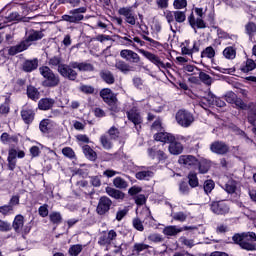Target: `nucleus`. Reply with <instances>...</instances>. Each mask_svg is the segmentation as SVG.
I'll return each mask as SVG.
<instances>
[{"instance_id": "obj_1", "label": "nucleus", "mask_w": 256, "mask_h": 256, "mask_svg": "<svg viewBox=\"0 0 256 256\" xmlns=\"http://www.w3.org/2000/svg\"><path fill=\"white\" fill-rule=\"evenodd\" d=\"M43 37H45V34L41 30H27L24 40H22L17 45L8 48V55H10V57H14V55H17L18 53H23V51H27V49L31 47V43L35 41H41Z\"/></svg>"}, {"instance_id": "obj_2", "label": "nucleus", "mask_w": 256, "mask_h": 256, "mask_svg": "<svg viewBox=\"0 0 256 256\" xmlns=\"http://www.w3.org/2000/svg\"><path fill=\"white\" fill-rule=\"evenodd\" d=\"M39 73L44 78L42 82V87H47L48 89H54V87H59L61 85V77L59 74L53 72L49 66H41L39 68Z\"/></svg>"}, {"instance_id": "obj_3", "label": "nucleus", "mask_w": 256, "mask_h": 256, "mask_svg": "<svg viewBox=\"0 0 256 256\" xmlns=\"http://www.w3.org/2000/svg\"><path fill=\"white\" fill-rule=\"evenodd\" d=\"M194 13H196L197 18H195ZM194 13L191 12L188 16V23L190 27L195 31V33H197V29H207V24L205 23V20H203V16L205 15L203 8H194Z\"/></svg>"}, {"instance_id": "obj_4", "label": "nucleus", "mask_w": 256, "mask_h": 256, "mask_svg": "<svg viewBox=\"0 0 256 256\" xmlns=\"http://www.w3.org/2000/svg\"><path fill=\"white\" fill-rule=\"evenodd\" d=\"M84 13H87V7L75 8L69 10L68 14L62 15L61 20L66 23L78 25V23H81V21L85 19V16L83 15Z\"/></svg>"}, {"instance_id": "obj_5", "label": "nucleus", "mask_w": 256, "mask_h": 256, "mask_svg": "<svg viewBox=\"0 0 256 256\" xmlns=\"http://www.w3.org/2000/svg\"><path fill=\"white\" fill-rule=\"evenodd\" d=\"M176 123L180 125V127H183L184 129H187V127H191L193 123L195 122V116L193 113H191L189 110L180 109L176 112L175 115Z\"/></svg>"}, {"instance_id": "obj_6", "label": "nucleus", "mask_w": 256, "mask_h": 256, "mask_svg": "<svg viewBox=\"0 0 256 256\" xmlns=\"http://www.w3.org/2000/svg\"><path fill=\"white\" fill-rule=\"evenodd\" d=\"M75 69H77V67H75V61H71L69 64L61 65L57 71L64 79H68V81H77L79 73H77Z\"/></svg>"}, {"instance_id": "obj_7", "label": "nucleus", "mask_w": 256, "mask_h": 256, "mask_svg": "<svg viewBox=\"0 0 256 256\" xmlns=\"http://www.w3.org/2000/svg\"><path fill=\"white\" fill-rule=\"evenodd\" d=\"M165 19L170 26V29L175 33L173 29V23H185L187 21V14L185 11L175 10V11H166Z\"/></svg>"}, {"instance_id": "obj_8", "label": "nucleus", "mask_w": 256, "mask_h": 256, "mask_svg": "<svg viewBox=\"0 0 256 256\" xmlns=\"http://www.w3.org/2000/svg\"><path fill=\"white\" fill-rule=\"evenodd\" d=\"M126 117L139 133L142 129L141 125H143V116L141 115V110H139L137 106H134L130 110L126 111Z\"/></svg>"}, {"instance_id": "obj_9", "label": "nucleus", "mask_w": 256, "mask_h": 256, "mask_svg": "<svg viewBox=\"0 0 256 256\" xmlns=\"http://www.w3.org/2000/svg\"><path fill=\"white\" fill-rule=\"evenodd\" d=\"M111 207H113V200L107 196H101L98 199V204L96 206V213L100 215V217H105V215H109L111 211Z\"/></svg>"}, {"instance_id": "obj_10", "label": "nucleus", "mask_w": 256, "mask_h": 256, "mask_svg": "<svg viewBox=\"0 0 256 256\" xmlns=\"http://www.w3.org/2000/svg\"><path fill=\"white\" fill-rule=\"evenodd\" d=\"M138 52L143 55L150 63H153V65H156L158 69H169L171 68V63L167 62L166 64L161 60V58L158 55H155L145 49H139Z\"/></svg>"}, {"instance_id": "obj_11", "label": "nucleus", "mask_w": 256, "mask_h": 256, "mask_svg": "<svg viewBox=\"0 0 256 256\" xmlns=\"http://www.w3.org/2000/svg\"><path fill=\"white\" fill-rule=\"evenodd\" d=\"M25 217L21 214H18L14 217L12 222V229H14L15 233H22V235H28L31 232V226H25ZM24 227V228H23Z\"/></svg>"}, {"instance_id": "obj_12", "label": "nucleus", "mask_w": 256, "mask_h": 256, "mask_svg": "<svg viewBox=\"0 0 256 256\" xmlns=\"http://www.w3.org/2000/svg\"><path fill=\"white\" fill-rule=\"evenodd\" d=\"M232 241L235 245H239L244 251H256V245L245 241V232L236 233L232 236Z\"/></svg>"}, {"instance_id": "obj_13", "label": "nucleus", "mask_w": 256, "mask_h": 256, "mask_svg": "<svg viewBox=\"0 0 256 256\" xmlns=\"http://www.w3.org/2000/svg\"><path fill=\"white\" fill-rule=\"evenodd\" d=\"M210 209L215 215H227L231 208L225 200L213 201L210 204Z\"/></svg>"}, {"instance_id": "obj_14", "label": "nucleus", "mask_w": 256, "mask_h": 256, "mask_svg": "<svg viewBox=\"0 0 256 256\" xmlns=\"http://www.w3.org/2000/svg\"><path fill=\"white\" fill-rule=\"evenodd\" d=\"M193 229H195L194 226L179 227L177 225H170V226L164 227V229L162 230V233L166 237H177L179 233H183V231H193Z\"/></svg>"}, {"instance_id": "obj_15", "label": "nucleus", "mask_w": 256, "mask_h": 256, "mask_svg": "<svg viewBox=\"0 0 256 256\" xmlns=\"http://www.w3.org/2000/svg\"><path fill=\"white\" fill-rule=\"evenodd\" d=\"M119 15L125 17L128 25H137V15L133 10V6L122 7L118 10Z\"/></svg>"}, {"instance_id": "obj_16", "label": "nucleus", "mask_w": 256, "mask_h": 256, "mask_svg": "<svg viewBox=\"0 0 256 256\" xmlns=\"http://www.w3.org/2000/svg\"><path fill=\"white\" fill-rule=\"evenodd\" d=\"M178 163L185 169H195L199 164V159L193 155H181L178 159Z\"/></svg>"}, {"instance_id": "obj_17", "label": "nucleus", "mask_w": 256, "mask_h": 256, "mask_svg": "<svg viewBox=\"0 0 256 256\" xmlns=\"http://www.w3.org/2000/svg\"><path fill=\"white\" fill-rule=\"evenodd\" d=\"M229 145L224 141H214L210 144V151L216 155H227L229 153Z\"/></svg>"}, {"instance_id": "obj_18", "label": "nucleus", "mask_w": 256, "mask_h": 256, "mask_svg": "<svg viewBox=\"0 0 256 256\" xmlns=\"http://www.w3.org/2000/svg\"><path fill=\"white\" fill-rule=\"evenodd\" d=\"M120 57L125 61H128V63H134L135 65H139V63H141V56H139V54L133 50H121Z\"/></svg>"}, {"instance_id": "obj_19", "label": "nucleus", "mask_w": 256, "mask_h": 256, "mask_svg": "<svg viewBox=\"0 0 256 256\" xmlns=\"http://www.w3.org/2000/svg\"><path fill=\"white\" fill-rule=\"evenodd\" d=\"M117 239V232L115 230L103 231L102 235L98 239V245L105 247V245H111L113 241Z\"/></svg>"}, {"instance_id": "obj_20", "label": "nucleus", "mask_w": 256, "mask_h": 256, "mask_svg": "<svg viewBox=\"0 0 256 256\" xmlns=\"http://www.w3.org/2000/svg\"><path fill=\"white\" fill-rule=\"evenodd\" d=\"M182 45H183V47L181 48L182 55L193 56V53H199L200 51V45L197 41L193 42L192 47H191L190 40H185V42Z\"/></svg>"}, {"instance_id": "obj_21", "label": "nucleus", "mask_w": 256, "mask_h": 256, "mask_svg": "<svg viewBox=\"0 0 256 256\" xmlns=\"http://www.w3.org/2000/svg\"><path fill=\"white\" fill-rule=\"evenodd\" d=\"M21 119L25 125H31L35 121V110L31 107H23L20 111Z\"/></svg>"}, {"instance_id": "obj_22", "label": "nucleus", "mask_w": 256, "mask_h": 256, "mask_svg": "<svg viewBox=\"0 0 256 256\" xmlns=\"http://www.w3.org/2000/svg\"><path fill=\"white\" fill-rule=\"evenodd\" d=\"M0 141L3 145H10V147H17L19 145V136L10 135L7 132H3L0 136Z\"/></svg>"}, {"instance_id": "obj_23", "label": "nucleus", "mask_w": 256, "mask_h": 256, "mask_svg": "<svg viewBox=\"0 0 256 256\" xmlns=\"http://www.w3.org/2000/svg\"><path fill=\"white\" fill-rule=\"evenodd\" d=\"M105 103L108 106V111H110V115H112V117H115L117 113H121V106L119 105V99L117 97L112 98Z\"/></svg>"}, {"instance_id": "obj_24", "label": "nucleus", "mask_w": 256, "mask_h": 256, "mask_svg": "<svg viewBox=\"0 0 256 256\" xmlns=\"http://www.w3.org/2000/svg\"><path fill=\"white\" fill-rule=\"evenodd\" d=\"M39 67V59L34 58L31 60H25L22 64V71L24 73H33Z\"/></svg>"}, {"instance_id": "obj_25", "label": "nucleus", "mask_w": 256, "mask_h": 256, "mask_svg": "<svg viewBox=\"0 0 256 256\" xmlns=\"http://www.w3.org/2000/svg\"><path fill=\"white\" fill-rule=\"evenodd\" d=\"M99 77L100 79H102V81H104V83H106L107 85H113L115 84V75L113 74V72H111L108 69H104L101 70L99 72Z\"/></svg>"}, {"instance_id": "obj_26", "label": "nucleus", "mask_w": 256, "mask_h": 256, "mask_svg": "<svg viewBox=\"0 0 256 256\" xmlns=\"http://www.w3.org/2000/svg\"><path fill=\"white\" fill-rule=\"evenodd\" d=\"M154 140L159 141L160 143H170L171 141H175V136L171 133L167 132H158L154 134Z\"/></svg>"}, {"instance_id": "obj_27", "label": "nucleus", "mask_w": 256, "mask_h": 256, "mask_svg": "<svg viewBox=\"0 0 256 256\" xmlns=\"http://www.w3.org/2000/svg\"><path fill=\"white\" fill-rule=\"evenodd\" d=\"M185 147L181 142H177L176 140H173L169 143L168 151L171 153V155H181L183 153Z\"/></svg>"}, {"instance_id": "obj_28", "label": "nucleus", "mask_w": 256, "mask_h": 256, "mask_svg": "<svg viewBox=\"0 0 256 256\" xmlns=\"http://www.w3.org/2000/svg\"><path fill=\"white\" fill-rule=\"evenodd\" d=\"M55 105V99L53 98H41L38 101V109L40 111H49V109H53Z\"/></svg>"}, {"instance_id": "obj_29", "label": "nucleus", "mask_w": 256, "mask_h": 256, "mask_svg": "<svg viewBox=\"0 0 256 256\" xmlns=\"http://www.w3.org/2000/svg\"><path fill=\"white\" fill-rule=\"evenodd\" d=\"M105 192L107 193V195H109V197H112V199H116L117 201H123L125 199V193L113 187L107 186L105 188Z\"/></svg>"}, {"instance_id": "obj_30", "label": "nucleus", "mask_w": 256, "mask_h": 256, "mask_svg": "<svg viewBox=\"0 0 256 256\" xmlns=\"http://www.w3.org/2000/svg\"><path fill=\"white\" fill-rule=\"evenodd\" d=\"M26 95L28 99H31V101H39L41 98V92H39V89L33 85L27 86Z\"/></svg>"}, {"instance_id": "obj_31", "label": "nucleus", "mask_w": 256, "mask_h": 256, "mask_svg": "<svg viewBox=\"0 0 256 256\" xmlns=\"http://www.w3.org/2000/svg\"><path fill=\"white\" fill-rule=\"evenodd\" d=\"M198 173H200L201 175H205L207 173H209V169H211V161L207 160V159H202V160H198Z\"/></svg>"}, {"instance_id": "obj_32", "label": "nucleus", "mask_w": 256, "mask_h": 256, "mask_svg": "<svg viewBox=\"0 0 256 256\" xmlns=\"http://www.w3.org/2000/svg\"><path fill=\"white\" fill-rule=\"evenodd\" d=\"M82 152L85 157L89 159V161H97V152L89 146V144H85L82 146Z\"/></svg>"}, {"instance_id": "obj_33", "label": "nucleus", "mask_w": 256, "mask_h": 256, "mask_svg": "<svg viewBox=\"0 0 256 256\" xmlns=\"http://www.w3.org/2000/svg\"><path fill=\"white\" fill-rule=\"evenodd\" d=\"M100 97L105 103L107 101H110V99L117 98V93H114L111 88H103L102 90H100Z\"/></svg>"}, {"instance_id": "obj_34", "label": "nucleus", "mask_w": 256, "mask_h": 256, "mask_svg": "<svg viewBox=\"0 0 256 256\" xmlns=\"http://www.w3.org/2000/svg\"><path fill=\"white\" fill-rule=\"evenodd\" d=\"M188 185L191 189L199 187V177H197V172L190 171L187 175Z\"/></svg>"}, {"instance_id": "obj_35", "label": "nucleus", "mask_w": 256, "mask_h": 256, "mask_svg": "<svg viewBox=\"0 0 256 256\" xmlns=\"http://www.w3.org/2000/svg\"><path fill=\"white\" fill-rule=\"evenodd\" d=\"M149 245L148 244H145L143 242L141 243H135L132 247V253L131 255L132 256H139L141 255V252L142 251H147V249H149Z\"/></svg>"}, {"instance_id": "obj_36", "label": "nucleus", "mask_w": 256, "mask_h": 256, "mask_svg": "<svg viewBox=\"0 0 256 256\" xmlns=\"http://www.w3.org/2000/svg\"><path fill=\"white\" fill-rule=\"evenodd\" d=\"M113 139H111L107 134H103L100 136V143L106 151H110L113 149Z\"/></svg>"}, {"instance_id": "obj_37", "label": "nucleus", "mask_w": 256, "mask_h": 256, "mask_svg": "<svg viewBox=\"0 0 256 256\" xmlns=\"http://www.w3.org/2000/svg\"><path fill=\"white\" fill-rule=\"evenodd\" d=\"M215 48H213L212 46H208L206 47L202 52H201V59H210L211 61H213L215 59Z\"/></svg>"}, {"instance_id": "obj_38", "label": "nucleus", "mask_w": 256, "mask_h": 256, "mask_svg": "<svg viewBox=\"0 0 256 256\" xmlns=\"http://www.w3.org/2000/svg\"><path fill=\"white\" fill-rule=\"evenodd\" d=\"M222 54L225 57V59L233 61V59L237 57V48L233 46H228L223 50Z\"/></svg>"}, {"instance_id": "obj_39", "label": "nucleus", "mask_w": 256, "mask_h": 256, "mask_svg": "<svg viewBox=\"0 0 256 256\" xmlns=\"http://www.w3.org/2000/svg\"><path fill=\"white\" fill-rule=\"evenodd\" d=\"M13 21H23V16H21L18 12H11L8 16L2 17V22L4 25Z\"/></svg>"}, {"instance_id": "obj_40", "label": "nucleus", "mask_w": 256, "mask_h": 256, "mask_svg": "<svg viewBox=\"0 0 256 256\" xmlns=\"http://www.w3.org/2000/svg\"><path fill=\"white\" fill-rule=\"evenodd\" d=\"M246 34L249 36L250 41H254V37L256 35V24L255 22H248L245 25Z\"/></svg>"}, {"instance_id": "obj_41", "label": "nucleus", "mask_w": 256, "mask_h": 256, "mask_svg": "<svg viewBox=\"0 0 256 256\" xmlns=\"http://www.w3.org/2000/svg\"><path fill=\"white\" fill-rule=\"evenodd\" d=\"M170 217H172L173 221H178L179 223H185L187 221V212L179 211V212H171Z\"/></svg>"}, {"instance_id": "obj_42", "label": "nucleus", "mask_w": 256, "mask_h": 256, "mask_svg": "<svg viewBox=\"0 0 256 256\" xmlns=\"http://www.w3.org/2000/svg\"><path fill=\"white\" fill-rule=\"evenodd\" d=\"M49 219L52 225H61V223H63V216L61 215V212H51L49 214Z\"/></svg>"}, {"instance_id": "obj_43", "label": "nucleus", "mask_w": 256, "mask_h": 256, "mask_svg": "<svg viewBox=\"0 0 256 256\" xmlns=\"http://www.w3.org/2000/svg\"><path fill=\"white\" fill-rule=\"evenodd\" d=\"M11 111V98L6 97L4 103L0 105V115H9Z\"/></svg>"}, {"instance_id": "obj_44", "label": "nucleus", "mask_w": 256, "mask_h": 256, "mask_svg": "<svg viewBox=\"0 0 256 256\" xmlns=\"http://www.w3.org/2000/svg\"><path fill=\"white\" fill-rule=\"evenodd\" d=\"M74 67H76L78 71H95V66L87 62H75Z\"/></svg>"}, {"instance_id": "obj_45", "label": "nucleus", "mask_w": 256, "mask_h": 256, "mask_svg": "<svg viewBox=\"0 0 256 256\" xmlns=\"http://www.w3.org/2000/svg\"><path fill=\"white\" fill-rule=\"evenodd\" d=\"M115 67L118 69V71H121V73H124L125 75L131 71V66L123 60H118L115 63Z\"/></svg>"}, {"instance_id": "obj_46", "label": "nucleus", "mask_w": 256, "mask_h": 256, "mask_svg": "<svg viewBox=\"0 0 256 256\" xmlns=\"http://www.w3.org/2000/svg\"><path fill=\"white\" fill-rule=\"evenodd\" d=\"M154 173L153 171H140L135 174L136 179L139 181H149L151 177H153Z\"/></svg>"}, {"instance_id": "obj_47", "label": "nucleus", "mask_w": 256, "mask_h": 256, "mask_svg": "<svg viewBox=\"0 0 256 256\" xmlns=\"http://www.w3.org/2000/svg\"><path fill=\"white\" fill-rule=\"evenodd\" d=\"M232 105H235V109H238V111H247L249 109V105L243 99L239 98V96L234 100Z\"/></svg>"}, {"instance_id": "obj_48", "label": "nucleus", "mask_w": 256, "mask_h": 256, "mask_svg": "<svg viewBox=\"0 0 256 256\" xmlns=\"http://www.w3.org/2000/svg\"><path fill=\"white\" fill-rule=\"evenodd\" d=\"M39 129L41 133L47 134L49 131H51V120L50 119H43L39 123Z\"/></svg>"}, {"instance_id": "obj_49", "label": "nucleus", "mask_w": 256, "mask_h": 256, "mask_svg": "<svg viewBox=\"0 0 256 256\" xmlns=\"http://www.w3.org/2000/svg\"><path fill=\"white\" fill-rule=\"evenodd\" d=\"M113 185L116 187V189H127V187H129L127 181L121 177L114 178Z\"/></svg>"}, {"instance_id": "obj_50", "label": "nucleus", "mask_w": 256, "mask_h": 256, "mask_svg": "<svg viewBox=\"0 0 256 256\" xmlns=\"http://www.w3.org/2000/svg\"><path fill=\"white\" fill-rule=\"evenodd\" d=\"M48 65L52 68L57 67V69H59V67L65 65V63H63V58H61V56H54L49 59Z\"/></svg>"}, {"instance_id": "obj_51", "label": "nucleus", "mask_w": 256, "mask_h": 256, "mask_svg": "<svg viewBox=\"0 0 256 256\" xmlns=\"http://www.w3.org/2000/svg\"><path fill=\"white\" fill-rule=\"evenodd\" d=\"M13 213H15V208H12L10 204L0 206V214L3 215V217L13 215Z\"/></svg>"}, {"instance_id": "obj_52", "label": "nucleus", "mask_w": 256, "mask_h": 256, "mask_svg": "<svg viewBox=\"0 0 256 256\" xmlns=\"http://www.w3.org/2000/svg\"><path fill=\"white\" fill-rule=\"evenodd\" d=\"M108 137L112 139V141H117L119 136L121 135V132L119 131V128L112 126L108 131H107Z\"/></svg>"}, {"instance_id": "obj_53", "label": "nucleus", "mask_w": 256, "mask_h": 256, "mask_svg": "<svg viewBox=\"0 0 256 256\" xmlns=\"http://www.w3.org/2000/svg\"><path fill=\"white\" fill-rule=\"evenodd\" d=\"M132 226L136 229V231H145V226L143 225V221H141V218L135 217L132 219Z\"/></svg>"}, {"instance_id": "obj_54", "label": "nucleus", "mask_w": 256, "mask_h": 256, "mask_svg": "<svg viewBox=\"0 0 256 256\" xmlns=\"http://www.w3.org/2000/svg\"><path fill=\"white\" fill-rule=\"evenodd\" d=\"M81 251H83V245L75 244L70 246L68 253L70 256H77L79 253H81Z\"/></svg>"}, {"instance_id": "obj_55", "label": "nucleus", "mask_w": 256, "mask_h": 256, "mask_svg": "<svg viewBox=\"0 0 256 256\" xmlns=\"http://www.w3.org/2000/svg\"><path fill=\"white\" fill-rule=\"evenodd\" d=\"M76 141L78 142V145L83 149V144L89 145L91 143V139H89V136L86 134H79L76 136Z\"/></svg>"}, {"instance_id": "obj_56", "label": "nucleus", "mask_w": 256, "mask_h": 256, "mask_svg": "<svg viewBox=\"0 0 256 256\" xmlns=\"http://www.w3.org/2000/svg\"><path fill=\"white\" fill-rule=\"evenodd\" d=\"M190 192H191V188L189 187V183L185 181H181L179 183V193L181 195H189Z\"/></svg>"}, {"instance_id": "obj_57", "label": "nucleus", "mask_w": 256, "mask_h": 256, "mask_svg": "<svg viewBox=\"0 0 256 256\" xmlns=\"http://www.w3.org/2000/svg\"><path fill=\"white\" fill-rule=\"evenodd\" d=\"M215 189V182L213 180H206L203 185V190L206 195Z\"/></svg>"}, {"instance_id": "obj_58", "label": "nucleus", "mask_w": 256, "mask_h": 256, "mask_svg": "<svg viewBox=\"0 0 256 256\" xmlns=\"http://www.w3.org/2000/svg\"><path fill=\"white\" fill-rule=\"evenodd\" d=\"M224 189H225L226 193L233 195V193H235V191H237V184L235 183V181H228L225 184Z\"/></svg>"}, {"instance_id": "obj_59", "label": "nucleus", "mask_w": 256, "mask_h": 256, "mask_svg": "<svg viewBox=\"0 0 256 256\" xmlns=\"http://www.w3.org/2000/svg\"><path fill=\"white\" fill-rule=\"evenodd\" d=\"M255 67H256L255 61H253V59H248L246 61V65L241 68V71L243 73H249V71H253Z\"/></svg>"}, {"instance_id": "obj_60", "label": "nucleus", "mask_w": 256, "mask_h": 256, "mask_svg": "<svg viewBox=\"0 0 256 256\" xmlns=\"http://www.w3.org/2000/svg\"><path fill=\"white\" fill-rule=\"evenodd\" d=\"M62 154L64 157H67V159H75L76 157L75 150L69 146L62 148Z\"/></svg>"}, {"instance_id": "obj_61", "label": "nucleus", "mask_w": 256, "mask_h": 256, "mask_svg": "<svg viewBox=\"0 0 256 256\" xmlns=\"http://www.w3.org/2000/svg\"><path fill=\"white\" fill-rule=\"evenodd\" d=\"M199 79L202 83H204V85H211V83H213V78L205 72L199 73Z\"/></svg>"}, {"instance_id": "obj_62", "label": "nucleus", "mask_w": 256, "mask_h": 256, "mask_svg": "<svg viewBox=\"0 0 256 256\" xmlns=\"http://www.w3.org/2000/svg\"><path fill=\"white\" fill-rule=\"evenodd\" d=\"M148 241H151V243H163L164 238L161 234L153 233L148 236Z\"/></svg>"}, {"instance_id": "obj_63", "label": "nucleus", "mask_w": 256, "mask_h": 256, "mask_svg": "<svg viewBox=\"0 0 256 256\" xmlns=\"http://www.w3.org/2000/svg\"><path fill=\"white\" fill-rule=\"evenodd\" d=\"M244 241L247 243H256V233L255 232H244Z\"/></svg>"}, {"instance_id": "obj_64", "label": "nucleus", "mask_w": 256, "mask_h": 256, "mask_svg": "<svg viewBox=\"0 0 256 256\" xmlns=\"http://www.w3.org/2000/svg\"><path fill=\"white\" fill-rule=\"evenodd\" d=\"M134 201L138 207H141L147 203V197L144 194H138L134 197Z\"/></svg>"}]
</instances>
